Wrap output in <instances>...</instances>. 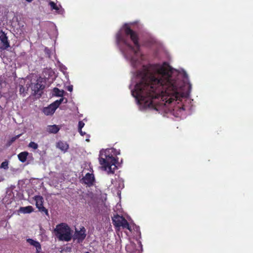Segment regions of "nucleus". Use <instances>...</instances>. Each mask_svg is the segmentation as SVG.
<instances>
[{"mask_svg": "<svg viewBox=\"0 0 253 253\" xmlns=\"http://www.w3.org/2000/svg\"><path fill=\"white\" fill-rule=\"evenodd\" d=\"M116 42L124 57L131 67L132 74L129 85L132 95L140 109H151L158 111H173L178 117L184 110L182 105L169 107L189 96L191 84L180 79L177 70L167 63L149 66L144 63L136 33L125 24L116 35Z\"/></svg>", "mask_w": 253, "mask_h": 253, "instance_id": "obj_1", "label": "nucleus"}, {"mask_svg": "<svg viewBox=\"0 0 253 253\" xmlns=\"http://www.w3.org/2000/svg\"><path fill=\"white\" fill-rule=\"evenodd\" d=\"M79 132L82 136H84V135L86 134V133L83 131L82 129L79 130Z\"/></svg>", "mask_w": 253, "mask_h": 253, "instance_id": "obj_25", "label": "nucleus"}, {"mask_svg": "<svg viewBox=\"0 0 253 253\" xmlns=\"http://www.w3.org/2000/svg\"><path fill=\"white\" fill-rule=\"evenodd\" d=\"M119 154L120 152L114 148L100 150L98 158L100 169L108 174H113L117 168L116 157Z\"/></svg>", "mask_w": 253, "mask_h": 253, "instance_id": "obj_2", "label": "nucleus"}, {"mask_svg": "<svg viewBox=\"0 0 253 253\" xmlns=\"http://www.w3.org/2000/svg\"><path fill=\"white\" fill-rule=\"evenodd\" d=\"M29 153L27 152H23L18 155L19 160L22 163L25 162L26 160Z\"/></svg>", "mask_w": 253, "mask_h": 253, "instance_id": "obj_16", "label": "nucleus"}, {"mask_svg": "<svg viewBox=\"0 0 253 253\" xmlns=\"http://www.w3.org/2000/svg\"><path fill=\"white\" fill-rule=\"evenodd\" d=\"M86 236L85 229L84 227H82L80 230L76 229V231L72 238L74 240H77L78 242H82Z\"/></svg>", "mask_w": 253, "mask_h": 253, "instance_id": "obj_7", "label": "nucleus"}, {"mask_svg": "<svg viewBox=\"0 0 253 253\" xmlns=\"http://www.w3.org/2000/svg\"><path fill=\"white\" fill-rule=\"evenodd\" d=\"M87 197L85 196V199L86 200V201L88 202L89 201V199H92L94 197V195L92 193H89L88 194H87Z\"/></svg>", "mask_w": 253, "mask_h": 253, "instance_id": "obj_21", "label": "nucleus"}, {"mask_svg": "<svg viewBox=\"0 0 253 253\" xmlns=\"http://www.w3.org/2000/svg\"><path fill=\"white\" fill-rule=\"evenodd\" d=\"M3 180H4V178L0 176V182Z\"/></svg>", "mask_w": 253, "mask_h": 253, "instance_id": "obj_28", "label": "nucleus"}, {"mask_svg": "<svg viewBox=\"0 0 253 253\" xmlns=\"http://www.w3.org/2000/svg\"><path fill=\"white\" fill-rule=\"evenodd\" d=\"M49 4L52 10H55L58 13H61L62 9L60 5H57L54 2L50 1L49 2Z\"/></svg>", "mask_w": 253, "mask_h": 253, "instance_id": "obj_14", "label": "nucleus"}, {"mask_svg": "<svg viewBox=\"0 0 253 253\" xmlns=\"http://www.w3.org/2000/svg\"><path fill=\"white\" fill-rule=\"evenodd\" d=\"M19 211L23 213H30L33 211V208L31 206L21 207L20 208Z\"/></svg>", "mask_w": 253, "mask_h": 253, "instance_id": "obj_15", "label": "nucleus"}, {"mask_svg": "<svg viewBox=\"0 0 253 253\" xmlns=\"http://www.w3.org/2000/svg\"><path fill=\"white\" fill-rule=\"evenodd\" d=\"M64 93V91L63 90H60L56 87L54 88L53 89V94L57 96L62 97Z\"/></svg>", "mask_w": 253, "mask_h": 253, "instance_id": "obj_17", "label": "nucleus"}, {"mask_svg": "<svg viewBox=\"0 0 253 253\" xmlns=\"http://www.w3.org/2000/svg\"><path fill=\"white\" fill-rule=\"evenodd\" d=\"M114 181H112V183L113 184H115V187L118 190L122 189L124 187L123 181L121 179H120L117 182L116 181L115 182V183H114Z\"/></svg>", "mask_w": 253, "mask_h": 253, "instance_id": "obj_18", "label": "nucleus"}, {"mask_svg": "<svg viewBox=\"0 0 253 253\" xmlns=\"http://www.w3.org/2000/svg\"><path fill=\"white\" fill-rule=\"evenodd\" d=\"M55 234L60 241L68 242L73 237V232L69 226L65 223L56 225L54 229Z\"/></svg>", "mask_w": 253, "mask_h": 253, "instance_id": "obj_3", "label": "nucleus"}, {"mask_svg": "<svg viewBox=\"0 0 253 253\" xmlns=\"http://www.w3.org/2000/svg\"><path fill=\"white\" fill-rule=\"evenodd\" d=\"M73 86L72 85H69L68 86H67V90L69 91H72L73 90Z\"/></svg>", "mask_w": 253, "mask_h": 253, "instance_id": "obj_24", "label": "nucleus"}, {"mask_svg": "<svg viewBox=\"0 0 253 253\" xmlns=\"http://www.w3.org/2000/svg\"><path fill=\"white\" fill-rule=\"evenodd\" d=\"M9 46V44L8 42L7 37L4 33H2L0 36V48L5 49Z\"/></svg>", "mask_w": 253, "mask_h": 253, "instance_id": "obj_9", "label": "nucleus"}, {"mask_svg": "<svg viewBox=\"0 0 253 253\" xmlns=\"http://www.w3.org/2000/svg\"><path fill=\"white\" fill-rule=\"evenodd\" d=\"M56 147L63 152H66L69 149V145L66 142L60 141L57 144Z\"/></svg>", "mask_w": 253, "mask_h": 253, "instance_id": "obj_12", "label": "nucleus"}, {"mask_svg": "<svg viewBox=\"0 0 253 253\" xmlns=\"http://www.w3.org/2000/svg\"><path fill=\"white\" fill-rule=\"evenodd\" d=\"M36 201V205L37 208L40 211L44 212L46 214H48L47 210L43 206V199L42 196H36L34 198Z\"/></svg>", "mask_w": 253, "mask_h": 253, "instance_id": "obj_8", "label": "nucleus"}, {"mask_svg": "<svg viewBox=\"0 0 253 253\" xmlns=\"http://www.w3.org/2000/svg\"><path fill=\"white\" fill-rule=\"evenodd\" d=\"M84 126V123H83L82 121H80L79 122V125H78V129L79 130L82 129V128Z\"/></svg>", "mask_w": 253, "mask_h": 253, "instance_id": "obj_23", "label": "nucleus"}, {"mask_svg": "<svg viewBox=\"0 0 253 253\" xmlns=\"http://www.w3.org/2000/svg\"><path fill=\"white\" fill-rule=\"evenodd\" d=\"M27 242L31 246L35 247L36 249L37 253H42V248L40 243L32 239H27Z\"/></svg>", "mask_w": 253, "mask_h": 253, "instance_id": "obj_11", "label": "nucleus"}, {"mask_svg": "<svg viewBox=\"0 0 253 253\" xmlns=\"http://www.w3.org/2000/svg\"><path fill=\"white\" fill-rule=\"evenodd\" d=\"M59 67H60V69L61 71L65 74V71L67 70L66 67L63 64H60L59 65Z\"/></svg>", "mask_w": 253, "mask_h": 253, "instance_id": "obj_22", "label": "nucleus"}, {"mask_svg": "<svg viewBox=\"0 0 253 253\" xmlns=\"http://www.w3.org/2000/svg\"><path fill=\"white\" fill-rule=\"evenodd\" d=\"M43 79L39 78L37 80L35 83L31 84V88L34 94L39 92V91L43 89L44 86L43 84Z\"/></svg>", "mask_w": 253, "mask_h": 253, "instance_id": "obj_6", "label": "nucleus"}, {"mask_svg": "<svg viewBox=\"0 0 253 253\" xmlns=\"http://www.w3.org/2000/svg\"><path fill=\"white\" fill-rule=\"evenodd\" d=\"M28 147L34 150H36L38 148V144L34 142H31L29 144Z\"/></svg>", "mask_w": 253, "mask_h": 253, "instance_id": "obj_19", "label": "nucleus"}, {"mask_svg": "<svg viewBox=\"0 0 253 253\" xmlns=\"http://www.w3.org/2000/svg\"><path fill=\"white\" fill-rule=\"evenodd\" d=\"M89 136L88 135H87V138H86L85 140L87 141V142H89Z\"/></svg>", "mask_w": 253, "mask_h": 253, "instance_id": "obj_26", "label": "nucleus"}, {"mask_svg": "<svg viewBox=\"0 0 253 253\" xmlns=\"http://www.w3.org/2000/svg\"><path fill=\"white\" fill-rule=\"evenodd\" d=\"M114 224L117 227H122L123 228H127L131 231V228L129 225L128 222L122 216L119 215H114L112 218Z\"/></svg>", "mask_w": 253, "mask_h": 253, "instance_id": "obj_4", "label": "nucleus"}, {"mask_svg": "<svg viewBox=\"0 0 253 253\" xmlns=\"http://www.w3.org/2000/svg\"><path fill=\"white\" fill-rule=\"evenodd\" d=\"M20 91L22 92L24 91V88H23V86H22L20 88Z\"/></svg>", "mask_w": 253, "mask_h": 253, "instance_id": "obj_27", "label": "nucleus"}, {"mask_svg": "<svg viewBox=\"0 0 253 253\" xmlns=\"http://www.w3.org/2000/svg\"><path fill=\"white\" fill-rule=\"evenodd\" d=\"M8 163L7 161L2 162L0 166V168L7 169L8 168Z\"/></svg>", "mask_w": 253, "mask_h": 253, "instance_id": "obj_20", "label": "nucleus"}, {"mask_svg": "<svg viewBox=\"0 0 253 253\" xmlns=\"http://www.w3.org/2000/svg\"><path fill=\"white\" fill-rule=\"evenodd\" d=\"M27 1L29 2H31L32 1H33V0H26Z\"/></svg>", "mask_w": 253, "mask_h": 253, "instance_id": "obj_29", "label": "nucleus"}, {"mask_svg": "<svg viewBox=\"0 0 253 253\" xmlns=\"http://www.w3.org/2000/svg\"><path fill=\"white\" fill-rule=\"evenodd\" d=\"M60 129V127L56 125H49L46 127V130L50 133H56Z\"/></svg>", "mask_w": 253, "mask_h": 253, "instance_id": "obj_13", "label": "nucleus"}, {"mask_svg": "<svg viewBox=\"0 0 253 253\" xmlns=\"http://www.w3.org/2000/svg\"><path fill=\"white\" fill-rule=\"evenodd\" d=\"M83 182L88 186L92 185L94 181V177L92 174L87 173L82 179Z\"/></svg>", "mask_w": 253, "mask_h": 253, "instance_id": "obj_10", "label": "nucleus"}, {"mask_svg": "<svg viewBox=\"0 0 253 253\" xmlns=\"http://www.w3.org/2000/svg\"><path fill=\"white\" fill-rule=\"evenodd\" d=\"M63 100L64 98H61L59 100H56L48 107H44L43 109V113L47 116L52 115Z\"/></svg>", "mask_w": 253, "mask_h": 253, "instance_id": "obj_5", "label": "nucleus"}, {"mask_svg": "<svg viewBox=\"0 0 253 253\" xmlns=\"http://www.w3.org/2000/svg\"><path fill=\"white\" fill-rule=\"evenodd\" d=\"M85 253H88V252H86Z\"/></svg>", "mask_w": 253, "mask_h": 253, "instance_id": "obj_30", "label": "nucleus"}]
</instances>
